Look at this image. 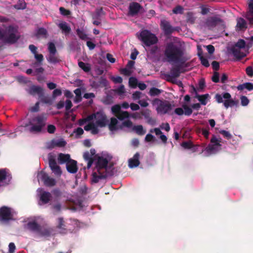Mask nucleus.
<instances>
[{"label":"nucleus","mask_w":253,"mask_h":253,"mask_svg":"<svg viewBox=\"0 0 253 253\" xmlns=\"http://www.w3.org/2000/svg\"><path fill=\"white\" fill-rule=\"evenodd\" d=\"M164 54L167 61L170 63H184V50L181 42L177 38L165 45Z\"/></svg>","instance_id":"1"},{"label":"nucleus","mask_w":253,"mask_h":253,"mask_svg":"<svg viewBox=\"0 0 253 253\" xmlns=\"http://www.w3.org/2000/svg\"><path fill=\"white\" fill-rule=\"evenodd\" d=\"M47 118L44 114L38 115L33 118L30 121L31 127L29 130L33 133H40L46 125Z\"/></svg>","instance_id":"2"},{"label":"nucleus","mask_w":253,"mask_h":253,"mask_svg":"<svg viewBox=\"0 0 253 253\" xmlns=\"http://www.w3.org/2000/svg\"><path fill=\"white\" fill-rule=\"evenodd\" d=\"M214 98L218 103H223L225 108L229 107L237 106L239 103L238 100H234L231 98V94L228 92H223L222 94H216Z\"/></svg>","instance_id":"3"},{"label":"nucleus","mask_w":253,"mask_h":253,"mask_svg":"<svg viewBox=\"0 0 253 253\" xmlns=\"http://www.w3.org/2000/svg\"><path fill=\"white\" fill-rule=\"evenodd\" d=\"M153 106L157 105L156 110L158 114H166L172 109L171 104L167 100H162L159 98H155L152 101Z\"/></svg>","instance_id":"4"},{"label":"nucleus","mask_w":253,"mask_h":253,"mask_svg":"<svg viewBox=\"0 0 253 253\" xmlns=\"http://www.w3.org/2000/svg\"><path fill=\"white\" fill-rule=\"evenodd\" d=\"M146 46H150L158 42V39L155 35L152 34L147 30H142L138 37Z\"/></svg>","instance_id":"5"},{"label":"nucleus","mask_w":253,"mask_h":253,"mask_svg":"<svg viewBox=\"0 0 253 253\" xmlns=\"http://www.w3.org/2000/svg\"><path fill=\"white\" fill-rule=\"evenodd\" d=\"M108 161L106 158L99 156L96 163V168L97 172H100V171L109 172L108 170L112 169L113 167V164H109V166H108Z\"/></svg>","instance_id":"6"},{"label":"nucleus","mask_w":253,"mask_h":253,"mask_svg":"<svg viewBox=\"0 0 253 253\" xmlns=\"http://www.w3.org/2000/svg\"><path fill=\"white\" fill-rule=\"evenodd\" d=\"M28 92L32 95L38 94L42 102L48 103L49 102L47 97L44 95V90L41 86L32 85L28 90Z\"/></svg>","instance_id":"7"},{"label":"nucleus","mask_w":253,"mask_h":253,"mask_svg":"<svg viewBox=\"0 0 253 253\" xmlns=\"http://www.w3.org/2000/svg\"><path fill=\"white\" fill-rule=\"evenodd\" d=\"M48 164L52 172L57 177L62 174V170L60 166L57 165L56 160L53 156L51 154L48 155Z\"/></svg>","instance_id":"8"},{"label":"nucleus","mask_w":253,"mask_h":253,"mask_svg":"<svg viewBox=\"0 0 253 253\" xmlns=\"http://www.w3.org/2000/svg\"><path fill=\"white\" fill-rule=\"evenodd\" d=\"M175 64L176 65L170 69L169 73L166 75L169 78L168 81H171L172 79L179 77L180 74L183 72L181 70L184 63Z\"/></svg>","instance_id":"9"},{"label":"nucleus","mask_w":253,"mask_h":253,"mask_svg":"<svg viewBox=\"0 0 253 253\" xmlns=\"http://www.w3.org/2000/svg\"><path fill=\"white\" fill-rule=\"evenodd\" d=\"M13 219L11 209L6 206L0 208V221L8 222Z\"/></svg>","instance_id":"10"},{"label":"nucleus","mask_w":253,"mask_h":253,"mask_svg":"<svg viewBox=\"0 0 253 253\" xmlns=\"http://www.w3.org/2000/svg\"><path fill=\"white\" fill-rule=\"evenodd\" d=\"M223 20L217 16H211L208 17L205 22V25L209 30H213L216 26L222 23Z\"/></svg>","instance_id":"11"},{"label":"nucleus","mask_w":253,"mask_h":253,"mask_svg":"<svg viewBox=\"0 0 253 253\" xmlns=\"http://www.w3.org/2000/svg\"><path fill=\"white\" fill-rule=\"evenodd\" d=\"M219 141L215 135H213L211 139V144L207 147L206 150L209 153H214L216 152L221 146Z\"/></svg>","instance_id":"12"},{"label":"nucleus","mask_w":253,"mask_h":253,"mask_svg":"<svg viewBox=\"0 0 253 253\" xmlns=\"http://www.w3.org/2000/svg\"><path fill=\"white\" fill-rule=\"evenodd\" d=\"M96 121L94 124L96 126L100 127H105L108 123L106 116L101 112H97L96 113L95 119Z\"/></svg>","instance_id":"13"},{"label":"nucleus","mask_w":253,"mask_h":253,"mask_svg":"<svg viewBox=\"0 0 253 253\" xmlns=\"http://www.w3.org/2000/svg\"><path fill=\"white\" fill-rule=\"evenodd\" d=\"M96 151L94 149L91 148L90 151H86L83 154L84 159L87 161V168L89 169L92 165L94 159L93 157L95 156Z\"/></svg>","instance_id":"14"},{"label":"nucleus","mask_w":253,"mask_h":253,"mask_svg":"<svg viewBox=\"0 0 253 253\" xmlns=\"http://www.w3.org/2000/svg\"><path fill=\"white\" fill-rule=\"evenodd\" d=\"M40 176L41 180L43 181L46 186L52 187L56 185V182L55 179L49 176L46 173L41 172Z\"/></svg>","instance_id":"15"},{"label":"nucleus","mask_w":253,"mask_h":253,"mask_svg":"<svg viewBox=\"0 0 253 253\" xmlns=\"http://www.w3.org/2000/svg\"><path fill=\"white\" fill-rule=\"evenodd\" d=\"M160 26L166 36L171 34L175 30V28L171 26L170 22L166 20H161Z\"/></svg>","instance_id":"16"},{"label":"nucleus","mask_w":253,"mask_h":253,"mask_svg":"<svg viewBox=\"0 0 253 253\" xmlns=\"http://www.w3.org/2000/svg\"><path fill=\"white\" fill-rule=\"evenodd\" d=\"M94 172L92 174V179L91 181L93 183H96L99 182L100 179H105L109 175H111L113 174V171L110 172H104L100 171V172Z\"/></svg>","instance_id":"17"},{"label":"nucleus","mask_w":253,"mask_h":253,"mask_svg":"<svg viewBox=\"0 0 253 253\" xmlns=\"http://www.w3.org/2000/svg\"><path fill=\"white\" fill-rule=\"evenodd\" d=\"M142 8L139 3L136 2H131L129 6V14L131 16L136 15Z\"/></svg>","instance_id":"18"},{"label":"nucleus","mask_w":253,"mask_h":253,"mask_svg":"<svg viewBox=\"0 0 253 253\" xmlns=\"http://www.w3.org/2000/svg\"><path fill=\"white\" fill-rule=\"evenodd\" d=\"M250 24H253V0H249L248 11L245 15Z\"/></svg>","instance_id":"19"},{"label":"nucleus","mask_w":253,"mask_h":253,"mask_svg":"<svg viewBox=\"0 0 253 253\" xmlns=\"http://www.w3.org/2000/svg\"><path fill=\"white\" fill-rule=\"evenodd\" d=\"M139 153L138 152L136 153L133 158L129 159L128 160V167L130 168H134L138 167L140 164Z\"/></svg>","instance_id":"20"},{"label":"nucleus","mask_w":253,"mask_h":253,"mask_svg":"<svg viewBox=\"0 0 253 253\" xmlns=\"http://www.w3.org/2000/svg\"><path fill=\"white\" fill-rule=\"evenodd\" d=\"M67 171L71 173H75L78 170L77 162L76 161L71 159L66 164Z\"/></svg>","instance_id":"21"},{"label":"nucleus","mask_w":253,"mask_h":253,"mask_svg":"<svg viewBox=\"0 0 253 253\" xmlns=\"http://www.w3.org/2000/svg\"><path fill=\"white\" fill-rule=\"evenodd\" d=\"M231 51L233 56L237 60H240L246 56V54L245 53L241 52L240 49L236 48V47H232Z\"/></svg>","instance_id":"22"},{"label":"nucleus","mask_w":253,"mask_h":253,"mask_svg":"<svg viewBox=\"0 0 253 253\" xmlns=\"http://www.w3.org/2000/svg\"><path fill=\"white\" fill-rule=\"evenodd\" d=\"M8 176L7 175L5 169H0V186H4L8 184L6 182Z\"/></svg>","instance_id":"23"},{"label":"nucleus","mask_w":253,"mask_h":253,"mask_svg":"<svg viewBox=\"0 0 253 253\" xmlns=\"http://www.w3.org/2000/svg\"><path fill=\"white\" fill-rule=\"evenodd\" d=\"M51 198V194L49 192L43 191L40 195V201L42 204L48 203Z\"/></svg>","instance_id":"24"},{"label":"nucleus","mask_w":253,"mask_h":253,"mask_svg":"<svg viewBox=\"0 0 253 253\" xmlns=\"http://www.w3.org/2000/svg\"><path fill=\"white\" fill-rule=\"evenodd\" d=\"M40 226L36 221H32L27 223L26 228L32 232L38 233L40 229Z\"/></svg>","instance_id":"25"},{"label":"nucleus","mask_w":253,"mask_h":253,"mask_svg":"<svg viewBox=\"0 0 253 253\" xmlns=\"http://www.w3.org/2000/svg\"><path fill=\"white\" fill-rule=\"evenodd\" d=\"M19 37L16 34H11L5 35L4 37V42L8 43H14L19 39Z\"/></svg>","instance_id":"26"},{"label":"nucleus","mask_w":253,"mask_h":253,"mask_svg":"<svg viewBox=\"0 0 253 253\" xmlns=\"http://www.w3.org/2000/svg\"><path fill=\"white\" fill-rule=\"evenodd\" d=\"M66 144V142L63 138H60L59 139H53L51 141V147H63L65 146Z\"/></svg>","instance_id":"27"},{"label":"nucleus","mask_w":253,"mask_h":253,"mask_svg":"<svg viewBox=\"0 0 253 253\" xmlns=\"http://www.w3.org/2000/svg\"><path fill=\"white\" fill-rule=\"evenodd\" d=\"M58 163L60 164H67L71 159L70 158V155L69 154H65L63 153H59L57 158Z\"/></svg>","instance_id":"28"},{"label":"nucleus","mask_w":253,"mask_h":253,"mask_svg":"<svg viewBox=\"0 0 253 253\" xmlns=\"http://www.w3.org/2000/svg\"><path fill=\"white\" fill-rule=\"evenodd\" d=\"M58 224L57 228L60 230V232L62 234H66L67 232V229L65 228V221L62 217L58 218Z\"/></svg>","instance_id":"29"},{"label":"nucleus","mask_w":253,"mask_h":253,"mask_svg":"<svg viewBox=\"0 0 253 253\" xmlns=\"http://www.w3.org/2000/svg\"><path fill=\"white\" fill-rule=\"evenodd\" d=\"M195 97L198 99V100L201 102V104L206 105L207 104V99L210 97V95L209 94H205L203 95H199L197 94V95L195 96Z\"/></svg>","instance_id":"30"},{"label":"nucleus","mask_w":253,"mask_h":253,"mask_svg":"<svg viewBox=\"0 0 253 253\" xmlns=\"http://www.w3.org/2000/svg\"><path fill=\"white\" fill-rule=\"evenodd\" d=\"M237 88L238 90H243L244 89L246 88L249 91H251L253 90V83H246L241 84L237 87Z\"/></svg>","instance_id":"31"},{"label":"nucleus","mask_w":253,"mask_h":253,"mask_svg":"<svg viewBox=\"0 0 253 253\" xmlns=\"http://www.w3.org/2000/svg\"><path fill=\"white\" fill-rule=\"evenodd\" d=\"M118 120L115 118H112L111 119L110 123L109 124V128L111 131H115L119 128L118 126Z\"/></svg>","instance_id":"32"},{"label":"nucleus","mask_w":253,"mask_h":253,"mask_svg":"<svg viewBox=\"0 0 253 253\" xmlns=\"http://www.w3.org/2000/svg\"><path fill=\"white\" fill-rule=\"evenodd\" d=\"M132 129L139 135H143L146 133L142 125L134 126Z\"/></svg>","instance_id":"33"},{"label":"nucleus","mask_w":253,"mask_h":253,"mask_svg":"<svg viewBox=\"0 0 253 253\" xmlns=\"http://www.w3.org/2000/svg\"><path fill=\"white\" fill-rule=\"evenodd\" d=\"M47 60L48 62L55 64L60 62V59L55 55V53H49Z\"/></svg>","instance_id":"34"},{"label":"nucleus","mask_w":253,"mask_h":253,"mask_svg":"<svg viewBox=\"0 0 253 253\" xmlns=\"http://www.w3.org/2000/svg\"><path fill=\"white\" fill-rule=\"evenodd\" d=\"M236 27L240 30L247 28V23L246 21L242 18L237 19V23Z\"/></svg>","instance_id":"35"},{"label":"nucleus","mask_w":253,"mask_h":253,"mask_svg":"<svg viewBox=\"0 0 253 253\" xmlns=\"http://www.w3.org/2000/svg\"><path fill=\"white\" fill-rule=\"evenodd\" d=\"M78 66L85 72H88L91 70V67L88 63H85L82 61L78 62Z\"/></svg>","instance_id":"36"},{"label":"nucleus","mask_w":253,"mask_h":253,"mask_svg":"<svg viewBox=\"0 0 253 253\" xmlns=\"http://www.w3.org/2000/svg\"><path fill=\"white\" fill-rule=\"evenodd\" d=\"M58 26L65 33L68 34L71 31L70 27L65 22L60 23Z\"/></svg>","instance_id":"37"},{"label":"nucleus","mask_w":253,"mask_h":253,"mask_svg":"<svg viewBox=\"0 0 253 253\" xmlns=\"http://www.w3.org/2000/svg\"><path fill=\"white\" fill-rule=\"evenodd\" d=\"M162 92H163L162 90L160 89L155 87H153L150 88L149 92V94L151 96H158Z\"/></svg>","instance_id":"38"},{"label":"nucleus","mask_w":253,"mask_h":253,"mask_svg":"<svg viewBox=\"0 0 253 253\" xmlns=\"http://www.w3.org/2000/svg\"><path fill=\"white\" fill-rule=\"evenodd\" d=\"M116 117L120 120H123L129 117V114L127 111H121Z\"/></svg>","instance_id":"39"},{"label":"nucleus","mask_w":253,"mask_h":253,"mask_svg":"<svg viewBox=\"0 0 253 253\" xmlns=\"http://www.w3.org/2000/svg\"><path fill=\"white\" fill-rule=\"evenodd\" d=\"M17 29L16 27L12 25L9 26L4 32L5 33V35H10L11 34H16L17 33Z\"/></svg>","instance_id":"40"},{"label":"nucleus","mask_w":253,"mask_h":253,"mask_svg":"<svg viewBox=\"0 0 253 253\" xmlns=\"http://www.w3.org/2000/svg\"><path fill=\"white\" fill-rule=\"evenodd\" d=\"M37 233L41 236H48L50 234V232L47 229L42 228L40 225L39 231H38Z\"/></svg>","instance_id":"41"},{"label":"nucleus","mask_w":253,"mask_h":253,"mask_svg":"<svg viewBox=\"0 0 253 253\" xmlns=\"http://www.w3.org/2000/svg\"><path fill=\"white\" fill-rule=\"evenodd\" d=\"M76 33L78 36L83 40H86L88 39L86 34L84 32L83 30L78 28L76 30Z\"/></svg>","instance_id":"42"},{"label":"nucleus","mask_w":253,"mask_h":253,"mask_svg":"<svg viewBox=\"0 0 253 253\" xmlns=\"http://www.w3.org/2000/svg\"><path fill=\"white\" fill-rule=\"evenodd\" d=\"M198 56L200 59L201 64L203 66H204L206 67H208L210 66V64H209L208 60L207 58H206L205 57H204L202 55V53H198Z\"/></svg>","instance_id":"43"},{"label":"nucleus","mask_w":253,"mask_h":253,"mask_svg":"<svg viewBox=\"0 0 253 253\" xmlns=\"http://www.w3.org/2000/svg\"><path fill=\"white\" fill-rule=\"evenodd\" d=\"M103 103L106 105H109L113 103L114 100L112 96L107 94L103 99Z\"/></svg>","instance_id":"44"},{"label":"nucleus","mask_w":253,"mask_h":253,"mask_svg":"<svg viewBox=\"0 0 253 253\" xmlns=\"http://www.w3.org/2000/svg\"><path fill=\"white\" fill-rule=\"evenodd\" d=\"M246 46V42L243 39H240L238 41V42L235 43L234 47H236V48L242 49L244 48Z\"/></svg>","instance_id":"45"},{"label":"nucleus","mask_w":253,"mask_h":253,"mask_svg":"<svg viewBox=\"0 0 253 253\" xmlns=\"http://www.w3.org/2000/svg\"><path fill=\"white\" fill-rule=\"evenodd\" d=\"M111 110L113 114L116 116L121 111V106L119 104H116L113 106Z\"/></svg>","instance_id":"46"},{"label":"nucleus","mask_w":253,"mask_h":253,"mask_svg":"<svg viewBox=\"0 0 253 253\" xmlns=\"http://www.w3.org/2000/svg\"><path fill=\"white\" fill-rule=\"evenodd\" d=\"M181 146L185 149H192L193 148V151H195V149L194 148V145L190 141H184L182 143Z\"/></svg>","instance_id":"47"},{"label":"nucleus","mask_w":253,"mask_h":253,"mask_svg":"<svg viewBox=\"0 0 253 253\" xmlns=\"http://www.w3.org/2000/svg\"><path fill=\"white\" fill-rule=\"evenodd\" d=\"M48 49L49 53H56L57 52L55 44L51 42L48 43Z\"/></svg>","instance_id":"48"},{"label":"nucleus","mask_w":253,"mask_h":253,"mask_svg":"<svg viewBox=\"0 0 253 253\" xmlns=\"http://www.w3.org/2000/svg\"><path fill=\"white\" fill-rule=\"evenodd\" d=\"M128 83L131 87L135 88L137 84V80L134 77H130L129 79Z\"/></svg>","instance_id":"49"},{"label":"nucleus","mask_w":253,"mask_h":253,"mask_svg":"<svg viewBox=\"0 0 253 253\" xmlns=\"http://www.w3.org/2000/svg\"><path fill=\"white\" fill-rule=\"evenodd\" d=\"M182 107L184 110V113L185 115L189 116L190 115H191L192 114V110L190 107H189L187 105H183L182 106Z\"/></svg>","instance_id":"50"},{"label":"nucleus","mask_w":253,"mask_h":253,"mask_svg":"<svg viewBox=\"0 0 253 253\" xmlns=\"http://www.w3.org/2000/svg\"><path fill=\"white\" fill-rule=\"evenodd\" d=\"M172 12L174 14H182L183 8L180 5H177L173 9Z\"/></svg>","instance_id":"51"},{"label":"nucleus","mask_w":253,"mask_h":253,"mask_svg":"<svg viewBox=\"0 0 253 253\" xmlns=\"http://www.w3.org/2000/svg\"><path fill=\"white\" fill-rule=\"evenodd\" d=\"M219 133L227 139H230L232 137V135L230 133L225 130H220Z\"/></svg>","instance_id":"52"},{"label":"nucleus","mask_w":253,"mask_h":253,"mask_svg":"<svg viewBox=\"0 0 253 253\" xmlns=\"http://www.w3.org/2000/svg\"><path fill=\"white\" fill-rule=\"evenodd\" d=\"M240 99H241V105L243 106H246L249 103V100L247 98V97H246L245 96H242L241 97Z\"/></svg>","instance_id":"53"},{"label":"nucleus","mask_w":253,"mask_h":253,"mask_svg":"<svg viewBox=\"0 0 253 253\" xmlns=\"http://www.w3.org/2000/svg\"><path fill=\"white\" fill-rule=\"evenodd\" d=\"M114 91L119 95L124 93L125 92L124 85L123 84L121 85L118 88L116 89Z\"/></svg>","instance_id":"54"},{"label":"nucleus","mask_w":253,"mask_h":253,"mask_svg":"<svg viewBox=\"0 0 253 253\" xmlns=\"http://www.w3.org/2000/svg\"><path fill=\"white\" fill-rule=\"evenodd\" d=\"M211 80L213 82L217 83L219 82V73L217 72H214V74L211 78Z\"/></svg>","instance_id":"55"},{"label":"nucleus","mask_w":253,"mask_h":253,"mask_svg":"<svg viewBox=\"0 0 253 253\" xmlns=\"http://www.w3.org/2000/svg\"><path fill=\"white\" fill-rule=\"evenodd\" d=\"M62 94V91L60 89H55L52 92V97L55 98L57 96H60Z\"/></svg>","instance_id":"56"},{"label":"nucleus","mask_w":253,"mask_h":253,"mask_svg":"<svg viewBox=\"0 0 253 253\" xmlns=\"http://www.w3.org/2000/svg\"><path fill=\"white\" fill-rule=\"evenodd\" d=\"M47 34L46 30L44 28H40L38 30L37 34L41 36H46Z\"/></svg>","instance_id":"57"},{"label":"nucleus","mask_w":253,"mask_h":253,"mask_svg":"<svg viewBox=\"0 0 253 253\" xmlns=\"http://www.w3.org/2000/svg\"><path fill=\"white\" fill-rule=\"evenodd\" d=\"M34 55L38 63L41 64L43 60V56L42 54L36 53Z\"/></svg>","instance_id":"58"},{"label":"nucleus","mask_w":253,"mask_h":253,"mask_svg":"<svg viewBox=\"0 0 253 253\" xmlns=\"http://www.w3.org/2000/svg\"><path fill=\"white\" fill-rule=\"evenodd\" d=\"M247 75L250 77H253V68L252 66H248L246 69Z\"/></svg>","instance_id":"59"},{"label":"nucleus","mask_w":253,"mask_h":253,"mask_svg":"<svg viewBox=\"0 0 253 253\" xmlns=\"http://www.w3.org/2000/svg\"><path fill=\"white\" fill-rule=\"evenodd\" d=\"M52 193L53 194V195L56 198L60 197L62 195V192L58 188L53 189L52 191Z\"/></svg>","instance_id":"60"},{"label":"nucleus","mask_w":253,"mask_h":253,"mask_svg":"<svg viewBox=\"0 0 253 253\" xmlns=\"http://www.w3.org/2000/svg\"><path fill=\"white\" fill-rule=\"evenodd\" d=\"M59 10L61 14L64 16H68L70 14V11L63 7L59 8Z\"/></svg>","instance_id":"61"},{"label":"nucleus","mask_w":253,"mask_h":253,"mask_svg":"<svg viewBox=\"0 0 253 253\" xmlns=\"http://www.w3.org/2000/svg\"><path fill=\"white\" fill-rule=\"evenodd\" d=\"M56 130V127L53 125H49L47 126V130L49 133H54Z\"/></svg>","instance_id":"62"},{"label":"nucleus","mask_w":253,"mask_h":253,"mask_svg":"<svg viewBox=\"0 0 253 253\" xmlns=\"http://www.w3.org/2000/svg\"><path fill=\"white\" fill-rule=\"evenodd\" d=\"M122 126L129 128L132 126V122L130 120H127L123 122Z\"/></svg>","instance_id":"63"},{"label":"nucleus","mask_w":253,"mask_h":253,"mask_svg":"<svg viewBox=\"0 0 253 253\" xmlns=\"http://www.w3.org/2000/svg\"><path fill=\"white\" fill-rule=\"evenodd\" d=\"M141 92L138 91L134 92L132 95L133 100L138 99L140 98Z\"/></svg>","instance_id":"64"}]
</instances>
